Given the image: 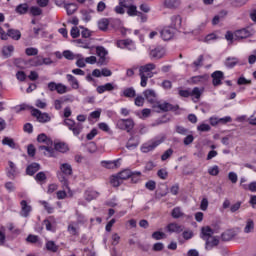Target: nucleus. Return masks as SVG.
Segmentation results:
<instances>
[{"instance_id": "nucleus-1", "label": "nucleus", "mask_w": 256, "mask_h": 256, "mask_svg": "<svg viewBox=\"0 0 256 256\" xmlns=\"http://www.w3.org/2000/svg\"><path fill=\"white\" fill-rule=\"evenodd\" d=\"M125 9H127L126 13L129 17H137L139 14L135 0H119L114 11L117 15H125Z\"/></svg>"}, {"instance_id": "nucleus-2", "label": "nucleus", "mask_w": 256, "mask_h": 256, "mask_svg": "<svg viewBox=\"0 0 256 256\" xmlns=\"http://www.w3.org/2000/svg\"><path fill=\"white\" fill-rule=\"evenodd\" d=\"M70 115H71V108L66 107L64 109V117L66 118L64 120V125L68 127L69 131H72L75 137H79V135H81V132L83 131V124L79 122L77 123L73 119H69Z\"/></svg>"}, {"instance_id": "nucleus-3", "label": "nucleus", "mask_w": 256, "mask_h": 256, "mask_svg": "<svg viewBox=\"0 0 256 256\" xmlns=\"http://www.w3.org/2000/svg\"><path fill=\"white\" fill-rule=\"evenodd\" d=\"M204 91L205 88L199 87H194L192 90H190V88L186 90H183V88H178V95L184 98L192 97V101L197 103L201 99Z\"/></svg>"}, {"instance_id": "nucleus-4", "label": "nucleus", "mask_w": 256, "mask_h": 256, "mask_svg": "<svg viewBox=\"0 0 256 256\" xmlns=\"http://www.w3.org/2000/svg\"><path fill=\"white\" fill-rule=\"evenodd\" d=\"M153 109L156 113H167L168 111H179V105H173L169 102H156L153 106Z\"/></svg>"}, {"instance_id": "nucleus-5", "label": "nucleus", "mask_w": 256, "mask_h": 256, "mask_svg": "<svg viewBox=\"0 0 256 256\" xmlns=\"http://www.w3.org/2000/svg\"><path fill=\"white\" fill-rule=\"evenodd\" d=\"M116 127L120 129L121 131H126L127 133H131L133 129L135 128V121L133 119H119L116 122Z\"/></svg>"}, {"instance_id": "nucleus-6", "label": "nucleus", "mask_w": 256, "mask_h": 256, "mask_svg": "<svg viewBox=\"0 0 256 256\" xmlns=\"http://www.w3.org/2000/svg\"><path fill=\"white\" fill-rule=\"evenodd\" d=\"M31 115L32 117H36L39 123H49L51 121V116L47 113L41 112V110L36 109L35 107H31Z\"/></svg>"}, {"instance_id": "nucleus-7", "label": "nucleus", "mask_w": 256, "mask_h": 256, "mask_svg": "<svg viewBox=\"0 0 256 256\" xmlns=\"http://www.w3.org/2000/svg\"><path fill=\"white\" fill-rule=\"evenodd\" d=\"M177 30L171 26H166L160 31V36L162 37L163 41H171L173 37H175V33Z\"/></svg>"}, {"instance_id": "nucleus-8", "label": "nucleus", "mask_w": 256, "mask_h": 256, "mask_svg": "<svg viewBox=\"0 0 256 256\" xmlns=\"http://www.w3.org/2000/svg\"><path fill=\"white\" fill-rule=\"evenodd\" d=\"M212 84L214 87H219V85H223V79H225V74L223 71L216 70L211 74Z\"/></svg>"}, {"instance_id": "nucleus-9", "label": "nucleus", "mask_w": 256, "mask_h": 256, "mask_svg": "<svg viewBox=\"0 0 256 256\" xmlns=\"http://www.w3.org/2000/svg\"><path fill=\"white\" fill-rule=\"evenodd\" d=\"M163 143V139L155 140L150 143L143 144L141 146V152L142 153H150V151H153L156 149V147H159Z\"/></svg>"}, {"instance_id": "nucleus-10", "label": "nucleus", "mask_w": 256, "mask_h": 256, "mask_svg": "<svg viewBox=\"0 0 256 256\" xmlns=\"http://www.w3.org/2000/svg\"><path fill=\"white\" fill-rule=\"evenodd\" d=\"M253 30L251 28H243L235 31V41H240V39H247L253 35Z\"/></svg>"}, {"instance_id": "nucleus-11", "label": "nucleus", "mask_w": 256, "mask_h": 256, "mask_svg": "<svg viewBox=\"0 0 256 256\" xmlns=\"http://www.w3.org/2000/svg\"><path fill=\"white\" fill-rule=\"evenodd\" d=\"M117 47L120 49H128V51H135V49H137L135 42L131 39L119 40L117 42Z\"/></svg>"}, {"instance_id": "nucleus-12", "label": "nucleus", "mask_w": 256, "mask_h": 256, "mask_svg": "<svg viewBox=\"0 0 256 256\" xmlns=\"http://www.w3.org/2000/svg\"><path fill=\"white\" fill-rule=\"evenodd\" d=\"M185 229V226L184 225H180L178 223H175V222H172V223H169L167 226H166V231L168 233H176V234H179V233H183Z\"/></svg>"}, {"instance_id": "nucleus-13", "label": "nucleus", "mask_w": 256, "mask_h": 256, "mask_svg": "<svg viewBox=\"0 0 256 256\" xmlns=\"http://www.w3.org/2000/svg\"><path fill=\"white\" fill-rule=\"evenodd\" d=\"M20 206H21V211H20V215L21 217H29V215H31V211H33V207L31 205H29V203H27V200H22L20 202Z\"/></svg>"}, {"instance_id": "nucleus-14", "label": "nucleus", "mask_w": 256, "mask_h": 256, "mask_svg": "<svg viewBox=\"0 0 256 256\" xmlns=\"http://www.w3.org/2000/svg\"><path fill=\"white\" fill-rule=\"evenodd\" d=\"M143 95L148 103H151L152 105L157 103V93H155V90L147 89L143 92Z\"/></svg>"}, {"instance_id": "nucleus-15", "label": "nucleus", "mask_w": 256, "mask_h": 256, "mask_svg": "<svg viewBox=\"0 0 256 256\" xmlns=\"http://www.w3.org/2000/svg\"><path fill=\"white\" fill-rule=\"evenodd\" d=\"M120 97L134 99V97H137V91H135L134 87L124 88L123 91L120 92Z\"/></svg>"}, {"instance_id": "nucleus-16", "label": "nucleus", "mask_w": 256, "mask_h": 256, "mask_svg": "<svg viewBox=\"0 0 256 256\" xmlns=\"http://www.w3.org/2000/svg\"><path fill=\"white\" fill-rule=\"evenodd\" d=\"M151 59H163L165 57V48L157 47L150 51Z\"/></svg>"}, {"instance_id": "nucleus-17", "label": "nucleus", "mask_w": 256, "mask_h": 256, "mask_svg": "<svg viewBox=\"0 0 256 256\" xmlns=\"http://www.w3.org/2000/svg\"><path fill=\"white\" fill-rule=\"evenodd\" d=\"M40 170H41V164L37 162H33L27 166L26 175L33 177V175H35V173H37V171H40Z\"/></svg>"}, {"instance_id": "nucleus-18", "label": "nucleus", "mask_w": 256, "mask_h": 256, "mask_svg": "<svg viewBox=\"0 0 256 256\" xmlns=\"http://www.w3.org/2000/svg\"><path fill=\"white\" fill-rule=\"evenodd\" d=\"M156 66L153 63H148L143 66H140L139 73L141 75L149 76V73H153L152 71L155 70Z\"/></svg>"}, {"instance_id": "nucleus-19", "label": "nucleus", "mask_w": 256, "mask_h": 256, "mask_svg": "<svg viewBox=\"0 0 256 256\" xmlns=\"http://www.w3.org/2000/svg\"><path fill=\"white\" fill-rule=\"evenodd\" d=\"M60 173H62L66 177L73 175V166H71V164L69 163L60 164Z\"/></svg>"}, {"instance_id": "nucleus-20", "label": "nucleus", "mask_w": 256, "mask_h": 256, "mask_svg": "<svg viewBox=\"0 0 256 256\" xmlns=\"http://www.w3.org/2000/svg\"><path fill=\"white\" fill-rule=\"evenodd\" d=\"M213 229H211V227L206 226V227H202L201 229V239H203V241H207L208 239H211L213 237Z\"/></svg>"}, {"instance_id": "nucleus-21", "label": "nucleus", "mask_w": 256, "mask_h": 256, "mask_svg": "<svg viewBox=\"0 0 256 256\" xmlns=\"http://www.w3.org/2000/svg\"><path fill=\"white\" fill-rule=\"evenodd\" d=\"M205 242V249L207 251H211L213 247H217V245H219V238L212 236L211 238H208V240H205Z\"/></svg>"}, {"instance_id": "nucleus-22", "label": "nucleus", "mask_w": 256, "mask_h": 256, "mask_svg": "<svg viewBox=\"0 0 256 256\" xmlns=\"http://www.w3.org/2000/svg\"><path fill=\"white\" fill-rule=\"evenodd\" d=\"M9 37L14 41H19V39H21V31L17 29H8L6 33V40H8Z\"/></svg>"}, {"instance_id": "nucleus-23", "label": "nucleus", "mask_w": 256, "mask_h": 256, "mask_svg": "<svg viewBox=\"0 0 256 256\" xmlns=\"http://www.w3.org/2000/svg\"><path fill=\"white\" fill-rule=\"evenodd\" d=\"M115 89V85H113V83H106L104 85H100L96 88L97 93H99V95H103V93H105V91H114Z\"/></svg>"}, {"instance_id": "nucleus-24", "label": "nucleus", "mask_w": 256, "mask_h": 256, "mask_svg": "<svg viewBox=\"0 0 256 256\" xmlns=\"http://www.w3.org/2000/svg\"><path fill=\"white\" fill-rule=\"evenodd\" d=\"M8 165L9 169L7 171V177L9 179H15V177H17V166L15 165V163H13V161H9Z\"/></svg>"}, {"instance_id": "nucleus-25", "label": "nucleus", "mask_w": 256, "mask_h": 256, "mask_svg": "<svg viewBox=\"0 0 256 256\" xmlns=\"http://www.w3.org/2000/svg\"><path fill=\"white\" fill-rule=\"evenodd\" d=\"M66 79L72 89H79V80H77L75 76H73L72 74H67Z\"/></svg>"}, {"instance_id": "nucleus-26", "label": "nucleus", "mask_w": 256, "mask_h": 256, "mask_svg": "<svg viewBox=\"0 0 256 256\" xmlns=\"http://www.w3.org/2000/svg\"><path fill=\"white\" fill-rule=\"evenodd\" d=\"M15 12L18 15H27V13H29V4H27V3L19 4L15 8Z\"/></svg>"}, {"instance_id": "nucleus-27", "label": "nucleus", "mask_w": 256, "mask_h": 256, "mask_svg": "<svg viewBox=\"0 0 256 256\" xmlns=\"http://www.w3.org/2000/svg\"><path fill=\"white\" fill-rule=\"evenodd\" d=\"M182 19L180 15H174L171 17V26L173 29L177 31V29L181 28Z\"/></svg>"}, {"instance_id": "nucleus-28", "label": "nucleus", "mask_w": 256, "mask_h": 256, "mask_svg": "<svg viewBox=\"0 0 256 256\" xmlns=\"http://www.w3.org/2000/svg\"><path fill=\"white\" fill-rule=\"evenodd\" d=\"M191 81L192 83H194V85H199V83H205L209 81V75L204 74V75L193 76L191 78Z\"/></svg>"}, {"instance_id": "nucleus-29", "label": "nucleus", "mask_w": 256, "mask_h": 256, "mask_svg": "<svg viewBox=\"0 0 256 256\" xmlns=\"http://www.w3.org/2000/svg\"><path fill=\"white\" fill-rule=\"evenodd\" d=\"M102 167H105V169H117L119 167V159L114 161H102L101 162Z\"/></svg>"}, {"instance_id": "nucleus-30", "label": "nucleus", "mask_w": 256, "mask_h": 256, "mask_svg": "<svg viewBox=\"0 0 256 256\" xmlns=\"http://www.w3.org/2000/svg\"><path fill=\"white\" fill-rule=\"evenodd\" d=\"M235 231L233 230H227L224 233L221 234L222 241H231V239H235Z\"/></svg>"}, {"instance_id": "nucleus-31", "label": "nucleus", "mask_w": 256, "mask_h": 256, "mask_svg": "<svg viewBox=\"0 0 256 256\" xmlns=\"http://www.w3.org/2000/svg\"><path fill=\"white\" fill-rule=\"evenodd\" d=\"M54 149L55 151H59V153H67L69 146L65 142H58L54 145Z\"/></svg>"}, {"instance_id": "nucleus-32", "label": "nucleus", "mask_w": 256, "mask_h": 256, "mask_svg": "<svg viewBox=\"0 0 256 256\" xmlns=\"http://www.w3.org/2000/svg\"><path fill=\"white\" fill-rule=\"evenodd\" d=\"M164 5L167 9H176L181 5V0H164Z\"/></svg>"}, {"instance_id": "nucleus-33", "label": "nucleus", "mask_w": 256, "mask_h": 256, "mask_svg": "<svg viewBox=\"0 0 256 256\" xmlns=\"http://www.w3.org/2000/svg\"><path fill=\"white\" fill-rule=\"evenodd\" d=\"M86 201H93V199H97L99 197V192L95 190H87L84 194Z\"/></svg>"}, {"instance_id": "nucleus-34", "label": "nucleus", "mask_w": 256, "mask_h": 256, "mask_svg": "<svg viewBox=\"0 0 256 256\" xmlns=\"http://www.w3.org/2000/svg\"><path fill=\"white\" fill-rule=\"evenodd\" d=\"M253 231H255V222L253 221V219H248L244 227V233L249 234L253 233Z\"/></svg>"}, {"instance_id": "nucleus-35", "label": "nucleus", "mask_w": 256, "mask_h": 256, "mask_svg": "<svg viewBox=\"0 0 256 256\" xmlns=\"http://www.w3.org/2000/svg\"><path fill=\"white\" fill-rule=\"evenodd\" d=\"M97 25L100 31H107L109 29V19L102 18L98 21Z\"/></svg>"}, {"instance_id": "nucleus-36", "label": "nucleus", "mask_w": 256, "mask_h": 256, "mask_svg": "<svg viewBox=\"0 0 256 256\" xmlns=\"http://www.w3.org/2000/svg\"><path fill=\"white\" fill-rule=\"evenodd\" d=\"M126 147L129 149V151L137 149V147H139V140L135 139V137H131L126 144Z\"/></svg>"}, {"instance_id": "nucleus-37", "label": "nucleus", "mask_w": 256, "mask_h": 256, "mask_svg": "<svg viewBox=\"0 0 256 256\" xmlns=\"http://www.w3.org/2000/svg\"><path fill=\"white\" fill-rule=\"evenodd\" d=\"M239 64V59L236 57H228L225 61V66L228 67V69H233L235 65Z\"/></svg>"}, {"instance_id": "nucleus-38", "label": "nucleus", "mask_w": 256, "mask_h": 256, "mask_svg": "<svg viewBox=\"0 0 256 256\" xmlns=\"http://www.w3.org/2000/svg\"><path fill=\"white\" fill-rule=\"evenodd\" d=\"M47 251H51V253H57L59 251V246L55 244V241L49 240L46 242Z\"/></svg>"}, {"instance_id": "nucleus-39", "label": "nucleus", "mask_w": 256, "mask_h": 256, "mask_svg": "<svg viewBox=\"0 0 256 256\" xmlns=\"http://www.w3.org/2000/svg\"><path fill=\"white\" fill-rule=\"evenodd\" d=\"M2 144L7 145L8 147H10V149L17 148V144L15 143V140H13V138L4 137L2 140Z\"/></svg>"}, {"instance_id": "nucleus-40", "label": "nucleus", "mask_w": 256, "mask_h": 256, "mask_svg": "<svg viewBox=\"0 0 256 256\" xmlns=\"http://www.w3.org/2000/svg\"><path fill=\"white\" fill-rule=\"evenodd\" d=\"M118 178L121 179V181H125L127 179H130L132 172L129 169H125L117 174Z\"/></svg>"}, {"instance_id": "nucleus-41", "label": "nucleus", "mask_w": 256, "mask_h": 256, "mask_svg": "<svg viewBox=\"0 0 256 256\" xmlns=\"http://www.w3.org/2000/svg\"><path fill=\"white\" fill-rule=\"evenodd\" d=\"M139 76H140V85L141 87H147V81H149V79H151V77H153V73H149L148 76L147 74H140L139 73Z\"/></svg>"}, {"instance_id": "nucleus-42", "label": "nucleus", "mask_w": 256, "mask_h": 256, "mask_svg": "<svg viewBox=\"0 0 256 256\" xmlns=\"http://www.w3.org/2000/svg\"><path fill=\"white\" fill-rule=\"evenodd\" d=\"M57 177L60 183H62L63 187H66V189H69V180L67 179L65 174H62V172H58Z\"/></svg>"}, {"instance_id": "nucleus-43", "label": "nucleus", "mask_w": 256, "mask_h": 256, "mask_svg": "<svg viewBox=\"0 0 256 256\" xmlns=\"http://www.w3.org/2000/svg\"><path fill=\"white\" fill-rule=\"evenodd\" d=\"M64 8L66 9L67 15H73L78 9L77 4L75 3L66 4Z\"/></svg>"}, {"instance_id": "nucleus-44", "label": "nucleus", "mask_w": 256, "mask_h": 256, "mask_svg": "<svg viewBox=\"0 0 256 256\" xmlns=\"http://www.w3.org/2000/svg\"><path fill=\"white\" fill-rule=\"evenodd\" d=\"M32 67H41L43 65V57L37 56L30 60Z\"/></svg>"}, {"instance_id": "nucleus-45", "label": "nucleus", "mask_w": 256, "mask_h": 256, "mask_svg": "<svg viewBox=\"0 0 256 256\" xmlns=\"http://www.w3.org/2000/svg\"><path fill=\"white\" fill-rule=\"evenodd\" d=\"M13 51H15V47H13V45L4 46L2 48V54L4 57H11V53H13Z\"/></svg>"}, {"instance_id": "nucleus-46", "label": "nucleus", "mask_w": 256, "mask_h": 256, "mask_svg": "<svg viewBox=\"0 0 256 256\" xmlns=\"http://www.w3.org/2000/svg\"><path fill=\"white\" fill-rule=\"evenodd\" d=\"M171 215L173 217V219H181V217H183V215H185L182 211L180 207H175L172 212Z\"/></svg>"}, {"instance_id": "nucleus-47", "label": "nucleus", "mask_w": 256, "mask_h": 256, "mask_svg": "<svg viewBox=\"0 0 256 256\" xmlns=\"http://www.w3.org/2000/svg\"><path fill=\"white\" fill-rule=\"evenodd\" d=\"M51 219H53V217H49V219H45L43 221V225H45L47 231H51L52 233H55V226H53V224L51 223Z\"/></svg>"}, {"instance_id": "nucleus-48", "label": "nucleus", "mask_w": 256, "mask_h": 256, "mask_svg": "<svg viewBox=\"0 0 256 256\" xmlns=\"http://www.w3.org/2000/svg\"><path fill=\"white\" fill-rule=\"evenodd\" d=\"M29 11L33 17H39V15H43V10L38 6H32L29 8Z\"/></svg>"}, {"instance_id": "nucleus-49", "label": "nucleus", "mask_w": 256, "mask_h": 256, "mask_svg": "<svg viewBox=\"0 0 256 256\" xmlns=\"http://www.w3.org/2000/svg\"><path fill=\"white\" fill-rule=\"evenodd\" d=\"M34 179L37 183H44V181H47V174H45V172H38Z\"/></svg>"}, {"instance_id": "nucleus-50", "label": "nucleus", "mask_w": 256, "mask_h": 256, "mask_svg": "<svg viewBox=\"0 0 256 256\" xmlns=\"http://www.w3.org/2000/svg\"><path fill=\"white\" fill-rule=\"evenodd\" d=\"M68 91L69 89L67 88V86H65V84L58 83V86L56 88V92L58 93V95H65V93H67Z\"/></svg>"}, {"instance_id": "nucleus-51", "label": "nucleus", "mask_w": 256, "mask_h": 256, "mask_svg": "<svg viewBox=\"0 0 256 256\" xmlns=\"http://www.w3.org/2000/svg\"><path fill=\"white\" fill-rule=\"evenodd\" d=\"M39 151H46V152H44V155H46L48 157H53L54 150L51 147L39 146Z\"/></svg>"}, {"instance_id": "nucleus-52", "label": "nucleus", "mask_w": 256, "mask_h": 256, "mask_svg": "<svg viewBox=\"0 0 256 256\" xmlns=\"http://www.w3.org/2000/svg\"><path fill=\"white\" fill-rule=\"evenodd\" d=\"M82 21H85V23H89L91 21V11L90 10H82Z\"/></svg>"}, {"instance_id": "nucleus-53", "label": "nucleus", "mask_w": 256, "mask_h": 256, "mask_svg": "<svg viewBox=\"0 0 256 256\" xmlns=\"http://www.w3.org/2000/svg\"><path fill=\"white\" fill-rule=\"evenodd\" d=\"M40 203L43 205L45 211H47V213L49 215H51V213H53V211H55V208H53V206H51V204H49L47 201L42 200V201H40Z\"/></svg>"}, {"instance_id": "nucleus-54", "label": "nucleus", "mask_w": 256, "mask_h": 256, "mask_svg": "<svg viewBox=\"0 0 256 256\" xmlns=\"http://www.w3.org/2000/svg\"><path fill=\"white\" fill-rule=\"evenodd\" d=\"M25 53L28 57H35V55H39V49L33 47L26 48Z\"/></svg>"}, {"instance_id": "nucleus-55", "label": "nucleus", "mask_w": 256, "mask_h": 256, "mask_svg": "<svg viewBox=\"0 0 256 256\" xmlns=\"http://www.w3.org/2000/svg\"><path fill=\"white\" fill-rule=\"evenodd\" d=\"M197 131H200L201 133H207L211 131V126L209 124H200L197 126Z\"/></svg>"}, {"instance_id": "nucleus-56", "label": "nucleus", "mask_w": 256, "mask_h": 256, "mask_svg": "<svg viewBox=\"0 0 256 256\" xmlns=\"http://www.w3.org/2000/svg\"><path fill=\"white\" fill-rule=\"evenodd\" d=\"M130 179L133 183H139V181L141 180V172L140 171L132 172Z\"/></svg>"}, {"instance_id": "nucleus-57", "label": "nucleus", "mask_w": 256, "mask_h": 256, "mask_svg": "<svg viewBox=\"0 0 256 256\" xmlns=\"http://www.w3.org/2000/svg\"><path fill=\"white\" fill-rule=\"evenodd\" d=\"M165 237V233L161 231H156L152 234V239H155V241H161V239H165Z\"/></svg>"}, {"instance_id": "nucleus-58", "label": "nucleus", "mask_w": 256, "mask_h": 256, "mask_svg": "<svg viewBox=\"0 0 256 256\" xmlns=\"http://www.w3.org/2000/svg\"><path fill=\"white\" fill-rule=\"evenodd\" d=\"M96 53L98 57H107V50L103 46L96 47Z\"/></svg>"}, {"instance_id": "nucleus-59", "label": "nucleus", "mask_w": 256, "mask_h": 256, "mask_svg": "<svg viewBox=\"0 0 256 256\" xmlns=\"http://www.w3.org/2000/svg\"><path fill=\"white\" fill-rule=\"evenodd\" d=\"M157 176L159 177V179H167V177H169V172H167V169L162 168L160 170H158L157 172Z\"/></svg>"}, {"instance_id": "nucleus-60", "label": "nucleus", "mask_w": 256, "mask_h": 256, "mask_svg": "<svg viewBox=\"0 0 256 256\" xmlns=\"http://www.w3.org/2000/svg\"><path fill=\"white\" fill-rule=\"evenodd\" d=\"M134 104L136 107H143V105H145V98H143L141 95L136 96Z\"/></svg>"}, {"instance_id": "nucleus-61", "label": "nucleus", "mask_w": 256, "mask_h": 256, "mask_svg": "<svg viewBox=\"0 0 256 256\" xmlns=\"http://www.w3.org/2000/svg\"><path fill=\"white\" fill-rule=\"evenodd\" d=\"M145 187L146 189H148V191H155V189L157 188V183L153 180H150L145 183Z\"/></svg>"}, {"instance_id": "nucleus-62", "label": "nucleus", "mask_w": 256, "mask_h": 256, "mask_svg": "<svg viewBox=\"0 0 256 256\" xmlns=\"http://www.w3.org/2000/svg\"><path fill=\"white\" fill-rule=\"evenodd\" d=\"M209 175H212L213 177H217L219 175V166L215 165L213 167H210L208 169Z\"/></svg>"}, {"instance_id": "nucleus-63", "label": "nucleus", "mask_w": 256, "mask_h": 256, "mask_svg": "<svg viewBox=\"0 0 256 256\" xmlns=\"http://www.w3.org/2000/svg\"><path fill=\"white\" fill-rule=\"evenodd\" d=\"M171 155H173V149L169 148L162 154L161 161H167Z\"/></svg>"}, {"instance_id": "nucleus-64", "label": "nucleus", "mask_w": 256, "mask_h": 256, "mask_svg": "<svg viewBox=\"0 0 256 256\" xmlns=\"http://www.w3.org/2000/svg\"><path fill=\"white\" fill-rule=\"evenodd\" d=\"M38 143H49V138L47 137V134L42 133L37 136Z\"/></svg>"}]
</instances>
